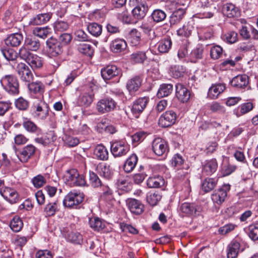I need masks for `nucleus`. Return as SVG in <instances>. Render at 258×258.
<instances>
[{
	"label": "nucleus",
	"mask_w": 258,
	"mask_h": 258,
	"mask_svg": "<svg viewBox=\"0 0 258 258\" xmlns=\"http://www.w3.org/2000/svg\"><path fill=\"white\" fill-rule=\"evenodd\" d=\"M181 212L187 216L199 215L201 212V208L195 203H184L180 206Z\"/></svg>",
	"instance_id": "obj_12"
},
{
	"label": "nucleus",
	"mask_w": 258,
	"mask_h": 258,
	"mask_svg": "<svg viewBox=\"0 0 258 258\" xmlns=\"http://www.w3.org/2000/svg\"><path fill=\"white\" fill-rule=\"evenodd\" d=\"M128 39L133 46L138 45L141 40V34L136 29H133L128 35Z\"/></svg>",
	"instance_id": "obj_39"
},
{
	"label": "nucleus",
	"mask_w": 258,
	"mask_h": 258,
	"mask_svg": "<svg viewBox=\"0 0 258 258\" xmlns=\"http://www.w3.org/2000/svg\"><path fill=\"white\" fill-rule=\"evenodd\" d=\"M217 180L213 178H205L202 184V189L205 192L212 191L216 186Z\"/></svg>",
	"instance_id": "obj_37"
},
{
	"label": "nucleus",
	"mask_w": 258,
	"mask_h": 258,
	"mask_svg": "<svg viewBox=\"0 0 258 258\" xmlns=\"http://www.w3.org/2000/svg\"><path fill=\"white\" fill-rule=\"evenodd\" d=\"M138 157L135 154H132L125 161L123 165V169L126 173L132 172L137 165Z\"/></svg>",
	"instance_id": "obj_32"
},
{
	"label": "nucleus",
	"mask_w": 258,
	"mask_h": 258,
	"mask_svg": "<svg viewBox=\"0 0 258 258\" xmlns=\"http://www.w3.org/2000/svg\"><path fill=\"white\" fill-rule=\"evenodd\" d=\"M64 179L67 184L71 186H82L87 185L84 176L80 175L75 169L68 170L64 175Z\"/></svg>",
	"instance_id": "obj_3"
},
{
	"label": "nucleus",
	"mask_w": 258,
	"mask_h": 258,
	"mask_svg": "<svg viewBox=\"0 0 258 258\" xmlns=\"http://www.w3.org/2000/svg\"><path fill=\"white\" fill-rule=\"evenodd\" d=\"M173 91V85L171 84H163L160 85L157 92L159 98H162L170 95Z\"/></svg>",
	"instance_id": "obj_38"
},
{
	"label": "nucleus",
	"mask_w": 258,
	"mask_h": 258,
	"mask_svg": "<svg viewBox=\"0 0 258 258\" xmlns=\"http://www.w3.org/2000/svg\"><path fill=\"white\" fill-rule=\"evenodd\" d=\"M96 169L99 175L106 179H109L113 175V172L110 168V166L107 165L106 163L99 164Z\"/></svg>",
	"instance_id": "obj_31"
},
{
	"label": "nucleus",
	"mask_w": 258,
	"mask_h": 258,
	"mask_svg": "<svg viewBox=\"0 0 258 258\" xmlns=\"http://www.w3.org/2000/svg\"><path fill=\"white\" fill-rule=\"evenodd\" d=\"M57 210V206L56 202H53L48 204L45 209L44 211L46 214L49 216H53L55 214L56 210Z\"/></svg>",
	"instance_id": "obj_58"
},
{
	"label": "nucleus",
	"mask_w": 258,
	"mask_h": 258,
	"mask_svg": "<svg viewBox=\"0 0 258 258\" xmlns=\"http://www.w3.org/2000/svg\"><path fill=\"white\" fill-rule=\"evenodd\" d=\"M131 58L135 63H143L147 58L145 52L138 51L131 55Z\"/></svg>",
	"instance_id": "obj_51"
},
{
	"label": "nucleus",
	"mask_w": 258,
	"mask_h": 258,
	"mask_svg": "<svg viewBox=\"0 0 258 258\" xmlns=\"http://www.w3.org/2000/svg\"><path fill=\"white\" fill-rule=\"evenodd\" d=\"M138 4L132 10L133 17L137 20L143 19L148 11V6L145 0H136Z\"/></svg>",
	"instance_id": "obj_9"
},
{
	"label": "nucleus",
	"mask_w": 258,
	"mask_h": 258,
	"mask_svg": "<svg viewBox=\"0 0 258 258\" xmlns=\"http://www.w3.org/2000/svg\"><path fill=\"white\" fill-rule=\"evenodd\" d=\"M16 72L20 80L27 84L33 81L34 76L30 68L25 63L21 62L16 67Z\"/></svg>",
	"instance_id": "obj_6"
},
{
	"label": "nucleus",
	"mask_w": 258,
	"mask_h": 258,
	"mask_svg": "<svg viewBox=\"0 0 258 258\" xmlns=\"http://www.w3.org/2000/svg\"><path fill=\"white\" fill-rule=\"evenodd\" d=\"M50 28L48 26L44 27H36L33 29V34L43 39L46 38L50 33Z\"/></svg>",
	"instance_id": "obj_45"
},
{
	"label": "nucleus",
	"mask_w": 258,
	"mask_h": 258,
	"mask_svg": "<svg viewBox=\"0 0 258 258\" xmlns=\"http://www.w3.org/2000/svg\"><path fill=\"white\" fill-rule=\"evenodd\" d=\"M89 224L95 231H99L104 227L101 220L98 217H92L89 219Z\"/></svg>",
	"instance_id": "obj_42"
},
{
	"label": "nucleus",
	"mask_w": 258,
	"mask_h": 258,
	"mask_svg": "<svg viewBox=\"0 0 258 258\" xmlns=\"http://www.w3.org/2000/svg\"><path fill=\"white\" fill-rule=\"evenodd\" d=\"M110 150L114 157H120L128 152L130 147L124 141H114L111 142Z\"/></svg>",
	"instance_id": "obj_4"
},
{
	"label": "nucleus",
	"mask_w": 258,
	"mask_h": 258,
	"mask_svg": "<svg viewBox=\"0 0 258 258\" xmlns=\"http://www.w3.org/2000/svg\"><path fill=\"white\" fill-rule=\"evenodd\" d=\"M222 11L224 15L228 18H236L240 16L239 9L231 3H227L223 6Z\"/></svg>",
	"instance_id": "obj_21"
},
{
	"label": "nucleus",
	"mask_w": 258,
	"mask_h": 258,
	"mask_svg": "<svg viewBox=\"0 0 258 258\" xmlns=\"http://www.w3.org/2000/svg\"><path fill=\"white\" fill-rule=\"evenodd\" d=\"M27 85L30 91L34 94H41L44 91V86L41 82L29 83Z\"/></svg>",
	"instance_id": "obj_40"
},
{
	"label": "nucleus",
	"mask_w": 258,
	"mask_h": 258,
	"mask_svg": "<svg viewBox=\"0 0 258 258\" xmlns=\"http://www.w3.org/2000/svg\"><path fill=\"white\" fill-rule=\"evenodd\" d=\"M47 51L50 56H57L62 52V45L57 40L50 37L46 41Z\"/></svg>",
	"instance_id": "obj_10"
},
{
	"label": "nucleus",
	"mask_w": 258,
	"mask_h": 258,
	"mask_svg": "<svg viewBox=\"0 0 258 258\" xmlns=\"http://www.w3.org/2000/svg\"><path fill=\"white\" fill-rule=\"evenodd\" d=\"M172 46V41L169 38H165L161 40L158 45L159 51L162 53H167L171 49Z\"/></svg>",
	"instance_id": "obj_36"
},
{
	"label": "nucleus",
	"mask_w": 258,
	"mask_h": 258,
	"mask_svg": "<svg viewBox=\"0 0 258 258\" xmlns=\"http://www.w3.org/2000/svg\"><path fill=\"white\" fill-rule=\"evenodd\" d=\"M230 189V186L228 185H224L222 188L215 191L211 196V199L213 202L218 205L223 203L226 197L227 191Z\"/></svg>",
	"instance_id": "obj_16"
},
{
	"label": "nucleus",
	"mask_w": 258,
	"mask_h": 258,
	"mask_svg": "<svg viewBox=\"0 0 258 258\" xmlns=\"http://www.w3.org/2000/svg\"><path fill=\"white\" fill-rule=\"evenodd\" d=\"M143 31L147 34L150 39H153L155 37V31L153 29V26L147 22H143L140 26Z\"/></svg>",
	"instance_id": "obj_53"
},
{
	"label": "nucleus",
	"mask_w": 258,
	"mask_h": 258,
	"mask_svg": "<svg viewBox=\"0 0 258 258\" xmlns=\"http://www.w3.org/2000/svg\"><path fill=\"white\" fill-rule=\"evenodd\" d=\"M51 17L50 13L39 14L31 19L29 23L32 25L44 24L49 21Z\"/></svg>",
	"instance_id": "obj_27"
},
{
	"label": "nucleus",
	"mask_w": 258,
	"mask_h": 258,
	"mask_svg": "<svg viewBox=\"0 0 258 258\" xmlns=\"http://www.w3.org/2000/svg\"><path fill=\"white\" fill-rule=\"evenodd\" d=\"M35 115L42 119H45L48 115L49 107L44 101H40L34 105Z\"/></svg>",
	"instance_id": "obj_23"
},
{
	"label": "nucleus",
	"mask_w": 258,
	"mask_h": 258,
	"mask_svg": "<svg viewBox=\"0 0 258 258\" xmlns=\"http://www.w3.org/2000/svg\"><path fill=\"white\" fill-rule=\"evenodd\" d=\"M161 199V196L158 192H149L147 196V202L152 206L156 205Z\"/></svg>",
	"instance_id": "obj_54"
},
{
	"label": "nucleus",
	"mask_w": 258,
	"mask_h": 258,
	"mask_svg": "<svg viewBox=\"0 0 258 258\" xmlns=\"http://www.w3.org/2000/svg\"><path fill=\"white\" fill-rule=\"evenodd\" d=\"M68 239L76 244H81L83 240L82 236L77 232H71L69 234Z\"/></svg>",
	"instance_id": "obj_59"
},
{
	"label": "nucleus",
	"mask_w": 258,
	"mask_h": 258,
	"mask_svg": "<svg viewBox=\"0 0 258 258\" xmlns=\"http://www.w3.org/2000/svg\"><path fill=\"white\" fill-rule=\"evenodd\" d=\"M75 39L79 41H87L88 40V36L87 34L82 30H78L75 32Z\"/></svg>",
	"instance_id": "obj_63"
},
{
	"label": "nucleus",
	"mask_w": 258,
	"mask_h": 258,
	"mask_svg": "<svg viewBox=\"0 0 258 258\" xmlns=\"http://www.w3.org/2000/svg\"><path fill=\"white\" fill-rule=\"evenodd\" d=\"M126 204L130 211L135 215H140L144 211V206L141 202L135 199H128Z\"/></svg>",
	"instance_id": "obj_18"
},
{
	"label": "nucleus",
	"mask_w": 258,
	"mask_h": 258,
	"mask_svg": "<svg viewBox=\"0 0 258 258\" xmlns=\"http://www.w3.org/2000/svg\"><path fill=\"white\" fill-rule=\"evenodd\" d=\"M240 248V243L235 241H232L228 245L227 258L237 257Z\"/></svg>",
	"instance_id": "obj_33"
},
{
	"label": "nucleus",
	"mask_w": 258,
	"mask_h": 258,
	"mask_svg": "<svg viewBox=\"0 0 258 258\" xmlns=\"http://www.w3.org/2000/svg\"><path fill=\"white\" fill-rule=\"evenodd\" d=\"M94 99V93L92 87L89 90L82 93L79 97L78 103L81 106L87 107L90 106Z\"/></svg>",
	"instance_id": "obj_15"
},
{
	"label": "nucleus",
	"mask_w": 258,
	"mask_h": 258,
	"mask_svg": "<svg viewBox=\"0 0 258 258\" xmlns=\"http://www.w3.org/2000/svg\"><path fill=\"white\" fill-rule=\"evenodd\" d=\"M89 180L91 185L94 187L102 185L100 179L97 175L93 172H89Z\"/></svg>",
	"instance_id": "obj_56"
},
{
	"label": "nucleus",
	"mask_w": 258,
	"mask_h": 258,
	"mask_svg": "<svg viewBox=\"0 0 258 258\" xmlns=\"http://www.w3.org/2000/svg\"><path fill=\"white\" fill-rule=\"evenodd\" d=\"M248 77L246 75H238L231 81L232 86L238 88H244L249 83Z\"/></svg>",
	"instance_id": "obj_26"
},
{
	"label": "nucleus",
	"mask_w": 258,
	"mask_h": 258,
	"mask_svg": "<svg viewBox=\"0 0 258 258\" xmlns=\"http://www.w3.org/2000/svg\"><path fill=\"white\" fill-rule=\"evenodd\" d=\"M34 186L36 188L42 186L45 183V178L41 175H38L32 179Z\"/></svg>",
	"instance_id": "obj_60"
},
{
	"label": "nucleus",
	"mask_w": 258,
	"mask_h": 258,
	"mask_svg": "<svg viewBox=\"0 0 258 258\" xmlns=\"http://www.w3.org/2000/svg\"><path fill=\"white\" fill-rule=\"evenodd\" d=\"M120 72V70L116 66L110 65L102 69L101 74L104 80H107L118 76Z\"/></svg>",
	"instance_id": "obj_17"
},
{
	"label": "nucleus",
	"mask_w": 258,
	"mask_h": 258,
	"mask_svg": "<svg viewBox=\"0 0 258 258\" xmlns=\"http://www.w3.org/2000/svg\"><path fill=\"white\" fill-rule=\"evenodd\" d=\"M40 46V43L38 39L36 38L27 37L25 39L24 46L21 48H25L28 50L37 51Z\"/></svg>",
	"instance_id": "obj_29"
},
{
	"label": "nucleus",
	"mask_w": 258,
	"mask_h": 258,
	"mask_svg": "<svg viewBox=\"0 0 258 258\" xmlns=\"http://www.w3.org/2000/svg\"><path fill=\"white\" fill-rule=\"evenodd\" d=\"M23 226V223L20 217H15L11 220L10 227L11 229L16 232L20 231Z\"/></svg>",
	"instance_id": "obj_50"
},
{
	"label": "nucleus",
	"mask_w": 258,
	"mask_h": 258,
	"mask_svg": "<svg viewBox=\"0 0 258 258\" xmlns=\"http://www.w3.org/2000/svg\"><path fill=\"white\" fill-rule=\"evenodd\" d=\"M249 236L253 241L258 240V226L251 225L249 227Z\"/></svg>",
	"instance_id": "obj_64"
},
{
	"label": "nucleus",
	"mask_w": 258,
	"mask_h": 258,
	"mask_svg": "<svg viewBox=\"0 0 258 258\" xmlns=\"http://www.w3.org/2000/svg\"><path fill=\"white\" fill-rule=\"evenodd\" d=\"M142 79L139 76H136L128 80L126 83V88L130 94L137 91L142 85Z\"/></svg>",
	"instance_id": "obj_25"
},
{
	"label": "nucleus",
	"mask_w": 258,
	"mask_h": 258,
	"mask_svg": "<svg viewBox=\"0 0 258 258\" xmlns=\"http://www.w3.org/2000/svg\"><path fill=\"white\" fill-rule=\"evenodd\" d=\"M175 96L181 103H186L190 97V91L183 84L178 83L175 87Z\"/></svg>",
	"instance_id": "obj_13"
},
{
	"label": "nucleus",
	"mask_w": 258,
	"mask_h": 258,
	"mask_svg": "<svg viewBox=\"0 0 258 258\" xmlns=\"http://www.w3.org/2000/svg\"><path fill=\"white\" fill-rule=\"evenodd\" d=\"M223 53V49L219 45L212 46L210 50V56L213 59L219 58Z\"/></svg>",
	"instance_id": "obj_55"
},
{
	"label": "nucleus",
	"mask_w": 258,
	"mask_h": 258,
	"mask_svg": "<svg viewBox=\"0 0 258 258\" xmlns=\"http://www.w3.org/2000/svg\"><path fill=\"white\" fill-rule=\"evenodd\" d=\"M148 102V99L146 97L140 98L134 102L132 108V112L136 115V117H138V114L143 111Z\"/></svg>",
	"instance_id": "obj_24"
},
{
	"label": "nucleus",
	"mask_w": 258,
	"mask_h": 258,
	"mask_svg": "<svg viewBox=\"0 0 258 258\" xmlns=\"http://www.w3.org/2000/svg\"><path fill=\"white\" fill-rule=\"evenodd\" d=\"M89 32L93 36L98 37L102 33V26L96 23H90L87 27Z\"/></svg>",
	"instance_id": "obj_41"
},
{
	"label": "nucleus",
	"mask_w": 258,
	"mask_h": 258,
	"mask_svg": "<svg viewBox=\"0 0 258 258\" xmlns=\"http://www.w3.org/2000/svg\"><path fill=\"white\" fill-rule=\"evenodd\" d=\"M1 83L9 94L16 95L19 93V83L16 76L12 74L5 75L1 78Z\"/></svg>",
	"instance_id": "obj_1"
},
{
	"label": "nucleus",
	"mask_w": 258,
	"mask_h": 258,
	"mask_svg": "<svg viewBox=\"0 0 258 258\" xmlns=\"http://www.w3.org/2000/svg\"><path fill=\"white\" fill-rule=\"evenodd\" d=\"M36 148L32 145H28L24 147L18 155V158L22 162H27L28 160L34 154Z\"/></svg>",
	"instance_id": "obj_20"
},
{
	"label": "nucleus",
	"mask_w": 258,
	"mask_h": 258,
	"mask_svg": "<svg viewBox=\"0 0 258 258\" xmlns=\"http://www.w3.org/2000/svg\"><path fill=\"white\" fill-rule=\"evenodd\" d=\"M225 89V86L223 84L213 85L209 89L208 96L213 99H216Z\"/></svg>",
	"instance_id": "obj_30"
},
{
	"label": "nucleus",
	"mask_w": 258,
	"mask_h": 258,
	"mask_svg": "<svg viewBox=\"0 0 258 258\" xmlns=\"http://www.w3.org/2000/svg\"><path fill=\"white\" fill-rule=\"evenodd\" d=\"M24 128L28 132L31 133L39 134L41 133V130L32 121L27 120L23 123Z\"/></svg>",
	"instance_id": "obj_46"
},
{
	"label": "nucleus",
	"mask_w": 258,
	"mask_h": 258,
	"mask_svg": "<svg viewBox=\"0 0 258 258\" xmlns=\"http://www.w3.org/2000/svg\"><path fill=\"white\" fill-rule=\"evenodd\" d=\"M203 166V172L210 175L217 170L218 163L216 159H212L205 161Z\"/></svg>",
	"instance_id": "obj_28"
},
{
	"label": "nucleus",
	"mask_w": 258,
	"mask_h": 258,
	"mask_svg": "<svg viewBox=\"0 0 258 258\" xmlns=\"http://www.w3.org/2000/svg\"><path fill=\"white\" fill-rule=\"evenodd\" d=\"M23 40V36L21 33H15L7 36L5 39V42L7 46L13 47L19 46Z\"/></svg>",
	"instance_id": "obj_19"
},
{
	"label": "nucleus",
	"mask_w": 258,
	"mask_h": 258,
	"mask_svg": "<svg viewBox=\"0 0 258 258\" xmlns=\"http://www.w3.org/2000/svg\"><path fill=\"white\" fill-rule=\"evenodd\" d=\"M72 39V36L70 33H62L59 36V43L62 46L69 44Z\"/></svg>",
	"instance_id": "obj_62"
},
{
	"label": "nucleus",
	"mask_w": 258,
	"mask_h": 258,
	"mask_svg": "<svg viewBox=\"0 0 258 258\" xmlns=\"http://www.w3.org/2000/svg\"><path fill=\"white\" fill-rule=\"evenodd\" d=\"M185 69L182 66L175 65L171 67L170 69V74L173 78H178L183 76Z\"/></svg>",
	"instance_id": "obj_49"
},
{
	"label": "nucleus",
	"mask_w": 258,
	"mask_h": 258,
	"mask_svg": "<svg viewBox=\"0 0 258 258\" xmlns=\"http://www.w3.org/2000/svg\"><path fill=\"white\" fill-rule=\"evenodd\" d=\"M151 17L154 22L159 23L166 19V14L164 11L160 9H156L152 12Z\"/></svg>",
	"instance_id": "obj_44"
},
{
	"label": "nucleus",
	"mask_w": 258,
	"mask_h": 258,
	"mask_svg": "<svg viewBox=\"0 0 258 258\" xmlns=\"http://www.w3.org/2000/svg\"><path fill=\"white\" fill-rule=\"evenodd\" d=\"M204 48L202 46H199L194 49L189 55L191 61L196 62L198 59H201L203 57Z\"/></svg>",
	"instance_id": "obj_52"
},
{
	"label": "nucleus",
	"mask_w": 258,
	"mask_h": 258,
	"mask_svg": "<svg viewBox=\"0 0 258 258\" xmlns=\"http://www.w3.org/2000/svg\"><path fill=\"white\" fill-rule=\"evenodd\" d=\"M67 22L62 21H57L54 24V29L56 32L66 31L69 28Z\"/></svg>",
	"instance_id": "obj_57"
},
{
	"label": "nucleus",
	"mask_w": 258,
	"mask_h": 258,
	"mask_svg": "<svg viewBox=\"0 0 258 258\" xmlns=\"http://www.w3.org/2000/svg\"><path fill=\"white\" fill-rule=\"evenodd\" d=\"M186 13L185 9L181 8L178 6L175 10L172 12V14L169 17V23L170 26L177 25L184 18Z\"/></svg>",
	"instance_id": "obj_14"
},
{
	"label": "nucleus",
	"mask_w": 258,
	"mask_h": 258,
	"mask_svg": "<svg viewBox=\"0 0 258 258\" xmlns=\"http://www.w3.org/2000/svg\"><path fill=\"white\" fill-rule=\"evenodd\" d=\"M84 198L83 193L71 191L65 197L63 204L66 207L74 208L82 202Z\"/></svg>",
	"instance_id": "obj_5"
},
{
	"label": "nucleus",
	"mask_w": 258,
	"mask_h": 258,
	"mask_svg": "<svg viewBox=\"0 0 258 258\" xmlns=\"http://www.w3.org/2000/svg\"><path fill=\"white\" fill-rule=\"evenodd\" d=\"M19 54L20 58L27 62L32 69H39L42 67V58L30 50L25 48H21Z\"/></svg>",
	"instance_id": "obj_2"
},
{
	"label": "nucleus",
	"mask_w": 258,
	"mask_h": 258,
	"mask_svg": "<svg viewBox=\"0 0 258 258\" xmlns=\"http://www.w3.org/2000/svg\"><path fill=\"white\" fill-rule=\"evenodd\" d=\"M152 150L157 156H161L168 151L166 142L161 138H156L152 142Z\"/></svg>",
	"instance_id": "obj_11"
},
{
	"label": "nucleus",
	"mask_w": 258,
	"mask_h": 258,
	"mask_svg": "<svg viewBox=\"0 0 258 258\" xmlns=\"http://www.w3.org/2000/svg\"><path fill=\"white\" fill-rule=\"evenodd\" d=\"M78 49L81 53L92 56L94 53V49L91 44L88 43H81L78 45Z\"/></svg>",
	"instance_id": "obj_47"
},
{
	"label": "nucleus",
	"mask_w": 258,
	"mask_h": 258,
	"mask_svg": "<svg viewBox=\"0 0 258 258\" xmlns=\"http://www.w3.org/2000/svg\"><path fill=\"white\" fill-rule=\"evenodd\" d=\"M177 118V115L175 111L167 110L160 117L159 123L163 127L171 126L176 122Z\"/></svg>",
	"instance_id": "obj_8"
},
{
	"label": "nucleus",
	"mask_w": 258,
	"mask_h": 258,
	"mask_svg": "<svg viewBox=\"0 0 258 258\" xmlns=\"http://www.w3.org/2000/svg\"><path fill=\"white\" fill-rule=\"evenodd\" d=\"M15 105L20 110H26L29 106V102L23 97H20L16 100Z\"/></svg>",
	"instance_id": "obj_61"
},
{
	"label": "nucleus",
	"mask_w": 258,
	"mask_h": 258,
	"mask_svg": "<svg viewBox=\"0 0 258 258\" xmlns=\"http://www.w3.org/2000/svg\"><path fill=\"white\" fill-rule=\"evenodd\" d=\"M95 157L100 160H106L108 158V152L106 148L102 145H98L94 151Z\"/></svg>",
	"instance_id": "obj_34"
},
{
	"label": "nucleus",
	"mask_w": 258,
	"mask_h": 258,
	"mask_svg": "<svg viewBox=\"0 0 258 258\" xmlns=\"http://www.w3.org/2000/svg\"><path fill=\"white\" fill-rule=\"evenodd\" d=\"M193 29V26L187 23L177 30V34L179 36L188 37L191 35Z\"/></svg>",
	"instance_id": "obj_43"
},
{
	"label": "nucleus",
	"mask_w": 258,
	"mask_h": 258,
	"mask_svg": "<svg viewBox=\"0 0 258 258\" xmlns=\"http://www.w3.org/2000/svg\"><path fill=\"white\" fill-rule=\"evenodd\" d=\"M1 51L3 56L9 61L15 60L18 57L17 52L13 49H1Z\"/></svg>",
	"instance_id": "obj_48"
},
{
	"label": "nucleus",
	"mask_w": 258,
	"mask_h": 258,
	"mask_svg": "<svg viewBox=\"0 0 258 258\" xmlns=\"http://www.w3.org/2000/svg\"><path fill=\"white\" fill-rule=\"evenodd\" d=\"M109 46L111 51L113 53H119L126 49L127 44L124 39L117 38L111 41Z\"/></svg>",
	"instance_id": "obj_22"
},
{
	"label": "nucleus",
	"mask_w": 258,
	"mask_h": 258,
	"mask_svg": "<svg viewBox=\"0 0 258 258\" xmlns=\"http://www.w3.org/2000/svg\"><path fill=\"white\" fill-rule=\"evenodd\" d=\"M147 184L150 188H158L164 184V180L161 176L150 177L147 180Z\"/></svg>",
	"instance_id": "obj_35"
},
{
	"label": "nucleus",
	"mask_w": 258,
	"mask_h": 258,
	"mask_svg": "<svg viewBox=\"0 0 258 258\" xmlns=\"http://www.w3.org/2000/svg\"><path fill=\"white\" fill-rule=\"evenodd\" d=\"M116 102L110 97L103 98L97 102L96 109L100 113H106L114 110Z\"/></svg>",
	"instance_id": "obj_7"
}]
</instances>
